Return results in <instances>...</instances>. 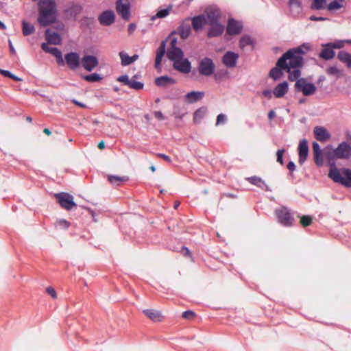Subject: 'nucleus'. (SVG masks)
Returning a JSON list of instances; mask_svg holds the SVG:
<instances>
[{
  "instance_id": "15",
  "label": "nucleus",
  "mask_w": 351,
  "mask_h": 351,
  "mask_svg": "<svg viewBox=\"0 0 351 351\" xmlns=\"http://www.w3.org/2000/svg\"><path fill=\"white\" fill-rule=\"evenodd\" d=\"M191 30L190 19H187L180 24L178 29L174 31V33L178 34L182 39L184 40L189 36Z\"/></svg>"
},
{
  "instance_id": "29",
  "label": "nucleus",
  "mask_w": 351,
  "mask_h": 351,
  "mask_svg": "<svg viewBox=\"0 0 351 351\" xmlns=\"http://www.w3.org/2000/svg\"><path fill=\"white\" fill-rule=\"evenodd\" d=\"M254 44V39L250 35H243L239 40V47L242 49H244L247 46H250L253 49Z\"/></svg>"
},
{
  "instance_id": "14",
  "label": "nucleus",
  "mask_w": 351,
  "mask_h": 351,
  "mask_svg": "<svg viewBox=\"0 0 351 351\" xmlns=\"http://www.w3.org/2000/svg\"><path fill=\"white\" fill-rule=\"evenodd\" d=\"M243 29V23L241 21L230 19L227 23L226 32L230 36L238 35Z\"/></svg>"
},
{
  "instance_id": "22",
  "label": "nucleus",
  "mask_w": 351,
  "mask_h": 351,
  "mask_svg": "<svg viewBox=\"0 0 351 351\" xmlns=\"http://www.w3.org/2000/svg\"><path fill=\"white\" fill-rule=\"evenodd\" d=\"M210 27L208 32V37H217L222 34L224 30V27L223 25L220 24L219 22L215 23L209 24Z\"/></svg>"
},
{
  "instance_id": "42",
  "label": "nucleus",
  "mask_w": 351,
  "mask_h": 351,
  "mask_svg": "<svg viewBox=\"0 0 351 351\" xmlns=\"http://www.w3.org/2000/svg\"><path fill=\"white\" fill-rule=\"evenodd\" d=\"M108 180L112 184H118L119 182L128 180V178H126L125 177H119V176H110L108 177Z\"/></svg>"
},
{
  "instance_id": "47",
  "label": "nucleus",
  "mask_w": 351,
  "mask_h": 351,
  "mask_svg": "<svg viewBox=\"0 0 351 351\" xmlns=\"http://www.w3.org/2000/svg\"><path fill=\"white\" fill-rule=\"evenodd\" d=\"M227 117L224 114H219L217 117L216 125L224 124L226 122Z\"/></svg>"
},
{
  "instance_id": "31",
  "label": "nucleus",
  "mask_w": 351,
  "mask_h": 351,
  "mask_svg": "<svg viewBox=\"0 0 351 351\" xmlns=\"http://www.w3.org/2000/svg\"><path fill=\"white\" fill-rule=\"evenodd\" d=\"M207 112L206 107H201L195 110L193 114V121L195 123H199Z\"/></svg>"
},
{
  "instance_id": "39",
  "label": "nucleus",
  "mask_w": 351,
  "mask_h": 351,
  "mask_svg": "<svg viewBox=\"0 0 351 351\" xmlns=\"http://www.w3.org/2000/svg\"><path fill=\"white\" fill-rule=\"evenodd\" d=\"M326 5L325 0H313L311 4V8L313 10H322Z\"/></svg>"
},
{
  "instance_id": "12",
  "label": "nucleus",
  "mask_w": 351,
  "mask_h": 351,
  "mask_svg": "<svg viewBox=\"0 0 351 351\" xmlns=\"http://www.w3.org/2000/svg\"><path fill=\"white\" fill-rule=\"evenodd\" d=\"M205 14L206 24L215 23L219 22L221 11L217 7L210 6L206 9Z\"/></svg>"
},
{
  "instance_id": "7",
  "label": "nucleus",
  "mask_w": 351,
  "mask_h": 351,
  "mask_svg": "<svg viewBox=\"0 0 351 351\" xmlns=\"http://www.w3.org/2000/svg\"><path fill=\"white\" fill-rule=\"evenodd\" d=\"M275 214L278 221L284 226H291L293 222V216L291 210L285 207L282 206L276 209Z\"/></svg>"
},
{
  "instance_id": "43",
  "label": "nucleus",
  "mask_w": 351,
  "mask_h": 351,
  "mask_svg": "<svg viewBox=\"0 0 351 351\" xmlns=\"http://www.w3.org/2000/svg\"><path fill=\"white\" fill-rule=\"evenodd\" d=\"M315 162L317 166H321L324 162L323 153L318 152L317 154H313Z\"/></svg>"
},
{
  "instance_id": "55",
  "label": "nucleus",
  "mask_w": 351,
  "mask_h": 351,
  "mask_svg": "<svg viewBox=\"0 0 351 351\" xmlns=\"http://www.w3.org/2000/svg\"><path fill=\"white\" fill-rule=\"evenodd\" d=\"M312 147H313V154H317L318 152H322L320 146L319 145V144L317 142H313L312 143Z\"/></svg>"
},
{
  "instance_id": "10",
  "label": "nucleus",
  "mask_w": 351,
  "mask_h": 351,
  "mask_svg": "<svg viewBox=\"0 0 351 351\" xmlns=\"http://www.w3.org/2000/svg\"><path fill=\"white\" fill-rule=\"evenodd\" d=\"M116 11L125 21L130 18V3L129 0H118L116 2Z\"/></svg>"
},
{
  "instance_id": "54",
  "label": "nucleus",
  "mask_w": 351,
  "mask_h": 351,
  "mask_svg": "<svg viewBox=\"0 0 351 351\" xmlns=\"http://www.w3.org/2000/svg\"><path fill=\"white\" fill-rule=\"evenodd\" d=\"M41 48L42 49L46 52V53H51L52 51L53 50V49L55 47H49L48 44L47 43H42L41 45Z\"/></svg>"
},
{
  "instance_id": "40",
  "label": "nucleus",
  "mask_w": 351,
  "mask_h": 351,
  "mask_svg": "<svg viewBox=\"0 0 351 351\" xmlns=\"http://www.w3.org/2000/svg\"><path fill=\"white\" fill-rule=\"evenodd\" d=\"M128 86L135 90H141L143 88V84L136 81L134 78L130 79Z\"/></svg>"
},
{
  "instance_id": "60",
  "label": "nucleus",
  "mask_w": 351,
  "mask_h": 351,
  "mask_svg": "<svg viewBox=\"0 0 351 351\" xmlns=\"http://www.w3.org/2000/svg\"><path fill=\"white\" fill-rule=\"evenodd\" d=\"M263 95L270 99L272 97V93L270 90L266 89L263 91Z\"/></svg>"
},
{
  "instance_id": "62",
  "label": "nucleus",
  "mask_w": 351,
  "mask_h": 351,
  "mask_svg": "<svg viewBox=\"0 0 351 351\" xmlns=\"http://www.w3.org/2000/svg\"><path fill=\"white\" fill-rule=\"evenodd\" d=\"M326 19H327L324 18V17H316L315 16H311L310 17V20L314 21H325Z\"/></svg>"
},
{
  "instance_id": "5",
  "label": "nucleus",
  "mask_w": 351,
  "mask_h": 351,
  "mask_svg": "<svg viewBox=\"0 0 351 351\" xmlns=\"http://www.w3.org/2000/svg\"><path fill=\"white\" fill-rule=\"evenodd\" d=\"M351 156V146L347 142H341L328 155L329 160L343 159L347 160Z\"/></svg>"
},
{
  "instance_id": "48",
  "label": "nucleus",
  "mask_w": 351,
  "mask_h": 351,
  "mask_svg": "<svg viewBox=\"0 0 351 351\" xmlns=\"http://www.w3.org/2000/svg\"><path fill=\"white\" fill-rule=\"evenodd\" d=\"M165 53V41H162L157 49L156 55L163 57Z\"/></svg>"
},
{
  "instance_id": "30",
  "label": "nucleus",
  "mask_w": 351,
  "mask_h": 351,
  "mask_svg": "<svg viewBox=\"0 0 351 351\" xmlns=\"http://www.w3.org/2000/svg\"><path fill=\"white\" fill-rule=\"evenodd\" d=\"M155 83L158 86L165 87L169 84H174L175 80L167 76H161L156 78Z\"/></svg>"
},
{
  "instance_id": "34",
  "label": "nucleus",
  "mask_w": 351,
  "mask_h": 351,
  "mask_svg": "<svg viewBox=\"0 0 351 351\" xmlns=\"http://www.w3.org/2000/svg\"><path fill=\"white\" fill-rule=\"evenodd\" d=\"M22 31L24 36H29L35 32V27L32 23L23 21Z\"/></svg>"
},
{
  "instance_id": "36",
  "label": "nucleus",
  "mask_w": 351,
  "mask_h": 351,
  "mask_svg": "<svg viewBox=\"0 0 351 351\" xmlns=\"http://www.w3.org/2000/svg\"><path fill=\"white\" fill-rule=\"evenodd\" d=\"M319 56L324 60H330L335 56V52L331 47H326L320 52Z\"/></svg>"
},
{
  "instance_id": "21",
  "label": "nucleus",
  "mask_w": 351,
  "mask_h": 351,
  "mask_svg": "<svg viewBox=\"0 0 351 351\" xmlns=\"http://www.w3.org/2000/svg\"><path fill=\"white\" fill-rule=\"evenodd\" d=\"M82 11V6L78 3H73L65 10L66 14L68 17L75 20L77 15Z\"/></svg>"
},
{
  "instance_id": "32",
  "label": "nucleus",
  "mask_w": 351,
  "mask_h": 351,
  "mask_svg": "<svg viewBox=\"0 0 351 351\" xmlns=\"http://www.w3.org/2000/svg\"><path fill=\"white\" fill-rule=\"evenodd\" d=\"M172 10V6L169 5L168 8L165 9H162L160 10H158L157 13L155 15H153L151 16L150 19L151 21H154L156 19H163L167 16L170 12Z\"/></svg>"
},
{
  "instance_id": "8",
  "label": "nucleus",
  "mask_w": 351,
  "mask_h": 351,
  "mask_svg": "<svg viewBox=\"0 0 351 351\" xmlns=\"http://www.w3.org/2000/svg\"><path fill=\"white\" fill-rule=\"evenodd\" d=\"M215 69V66L212 59L204 58L200 60L198 66L199 74L204 76H210L214 73Z\"/></svg>"
},
{
  "instance_id": "57",
  "label": "nucleus",
  "mask_w": 351,
  "mask_h": 351,
  "mask_svg": "<svg viewBox=\"0 0 351 351\" xmlns=\"http://www.w3.org/2000/svg\"><path fill=\"white\" fill-rule=\"evenodd\" d=\"M162 56H156V60H155V67L156 69L159 68L160 66V63H161V61L162 60Z\"/></svg>"
},
{
  "instance_id": "61",
  "label": "nucleus",
  "mask_w": 351,
  "mask_h": 351,
  "mask_svg": "<svg viewBox=\"0 0 351 351\" xmlns=\"http://www.w3.org/2000/svg\"><path fill=\"white\" fill-rule=\"evenodd\" d=\"M345 137L347 140V143L351 146V132L347 131L345 133Z\"/></svg>"
},
{
  "instance_id": "23",
  "label": "nucleus",
  "mask_w": 351,
  "mask_h": 351,
  "mask_svg": "<svg viewBox=\"0 0 351 351\" xmlns=\"http://www.w3.org/2000/svg\"><path fill=\"white\" fill-rule=\"evenodd\" d=\"M45 37L47 43L51 45H58L62 42V38L60 34L56 32H52L49 29L45 31Z\"/></svg>"
},
{
  "instance_id": "17",
  "label": "nucleus",
  "mask_w": 351,
  "mask_h": 351,
  "mask_svg": "<svg viewBox=\"0 0 351 351\" xmlns=\"http://www.w3.org/2000/svg\"><path fill=\"white\" fill-rule=\"evenodd\" d=\"M313 133L317 141L320 142H326L330 138V134L328 130L322 126H316L314 128Z\"/></svg>"
},
{
  "instance_id": "50",
  "label": "nucleus",
  "mask_w": 351,
  "mask_h": 351,
  "mask_svg": "<svg viewBox=\"0 0 351 351\" xmlns=\"http://www.w3.org/2000/svg\"><path fill=\"white\" fill-rule=\"evenodd\" d=\"M117 80L119 82H122L125 85H128L129 84V82H130V79H129L128 76L127 75H121L119 76Z\"/></svg>"
},
{
  "instance_id": "64",
  "label": "nucleus",
  "mask_w": 351,
  "mask_h": 351,
  "mask_svg": "<svg viewBox=\"0 0 351 351\" xmlns=\"http://www.w3.org/2000/svg\"><path fill=\"white\" fill-rule=\"evenodd\" d=\"M0 73L5 77H10L12 73H10L9 71L0 69Z\"/></svg>"
},
{
  "instance_id": "6",
  "label": "nucleus",
  "mask_w": 351,
  "mask_h": 351,
  "mask_svg": "<svg viewBox=\"0 0 351 351\" xmlns=\"http://www.w3.org/2000/svg\"><path fill=\"white\" fill-rule=\"evenodd\" d=\"M295 89L298 92H301L304 96H310L313 95L316 90V86L311 82H308L306 78L296 79L295 84Z\"/></svg>"
},
{
  "instance_id": "56",
  "label": "nucleus",
  "mask_w": 351,
  "mask_h": 351,
  "mask_svg": "<svg viewBox=\"0 0 351 351\" xmlns=\"http://www.w3.org/2000/svg\"><path fill=\"white\" fill-rule=\"evenodd\" d=\"M154 117L160 121L164 120L165 119V117L163 115V114L160 111H155L154 112Z\"/></svg>"
},
{
  "instance_id": "11",
  "label": "nucleus",
  "mask_w": 351,
  "mask_h": 351,
  "mask_svg": "<svg viewBox=\"0 0 351 351\" xmlns=\"http://www.w3.org/2000/svg\"><path fill=\"white\" fill-rule=\"evenodd\" d=\"M98 64L97 58L93 55H85L81 59L82 66L88 72L94 70L98 66Z\"/></svg>"
},
{
  "instance_id": "59",
  "label": "nucleus",
  "mask_w": 351,
  "mask_h": 351,
  "mask_svg": "<svg viewBox=\"0 0 351 351\" xmlns=\"http://www.w3.org/2000/svg\"><path fill=\"white\" fill-rule=\"evenodd\" d=\"M157 156L164 159L165 160H166L168 162H171V160L170 157L167 156V155H165V154H158Z\"/></svg>"
},
{
  "instance_id": "2",
  "label": "nucleus",
  "mask_w": 351,
  "mask_h": 351,
  "mask_svg": "<svg viewBox=\"0 0 351 351\" xmlns=\"http://www.w3.org/2000/svg\"><path fill=\"white\" fill-rule=\"evenodd\" d=\"M38 7V23L40 26L47 27L56 21L57 11L55 0H40Z\"/></svg>"
},
{
  "instance_id": "16",
  "label": "nucleus",
  "mask_w": 351,
  "mask_h": 351,
  "mask_svg": "<svg viewBox=\"0 0 351 351\" xmlns=\"http://www.w3.org/2000/svg\"><path fill=\"white\" fill-rule=\"evenodd\" d=\"M239 55L232 51L226 52L223 58L222 62L228 68H234L237 65Z\"/></svg>"
},
{
  "instance_id": "9",
  "label": "nucleus",
  "mask_w": 351,
  "mask_h": 351,
  "mask_svg": "<svg viewBox=\"0 0 351 351\" xmlns=\"http://www.w3.org/2000/svg\"><path fill=\"white\" fill-rule=\"evenodd\" d=\"M55 197L60 205L66 210H69L76 206L73 197L67 193H56Z\"/></svg>"
},
{
  "instance_id": "4",
  "label": "nucleus",
  "mask_w": 351,
  "mask_h": 351,
  "mask_svg": "<svg viewBox=\"0 0 351 351\" xmlns=\"http://www.w3.org/2000/svg\"><path fill=\"white\" fill-rule=\"evenodd\" d=\"M328 177L335 183L351 187V169L348 168L338 169L335 163L330 164Z\"/></svg>"
},
{
  "instance_id": "53",
  "label": "nucleus",
  "mask_w": 351,
  "mask_h": 351,
  "mask_svg": "<svg viewBox=\"0 0 351 351\" xmlns=\"http://www.w3.org/2000/svg\"><path fill=\"white\" fill-rule=\"evenodd\" d=\"M46 292L51 296L52 298L56 299L57 298V293L56 290L52 287H48L46 288Z\"/></svg>"
},
{
  "instance_id": "37",
  "label": "nucleus",
  "mask_w": 351,
  "mask_h": 351,
  "mask_svg": "<svg viewBox=\"0 0 351 351\" xmlns=\"http://www.w3.org/2000/svg\"><path fill=\"white\" fill-rule=\"evenodd\" d=\"M51 54L53 55L56 58L57 63L59 65L64 64V61L62 58V52L60 50H59L58 48L55 47Z\"/></svg>"
},
{
  "instance_id": "46",
  "label": "nucleus",
  "mask_w": 351,
  "mask_h": 351,
  "mask_svg": "<svg viewBox=\"0 0 351 351\" xmlns=\"http://www.w3.org/2000/svg\"><path fill=\"white\" fill-rule=\"evenodd\" d=\"M56 226L66 229L69 227L70 223L65 219H59L56 221Z\"/></svg>"
},
{
  "instance_id": "35",
  "label": "nucleus",
  "mask_w": 351,
  "mask_h": 351,
  "mask_svg": "<svg viewBox=\"0 0 351 351\" xmlns=\"http://www.w3.org/2000/svg\"><path fill=\"white\" fill-rule=\"evenodd\" d=\"M326 73L328 75L335 76L337 78H341L343 76V71L338 69L336 66H331L327 68Z\"/></svg>"
},
{
  "instance_id": "45",
  "label": "nucleus",
  "mask_w": 351,
  "mask_h": 351,
  "mask_svg": "<svg viewBox=\"0 0 351 351\" xmlns=\"http://www.w3.org/2000/svg\"><path fill=\"white\" fill-rule=\"evenodd\" d=\"M312 222V218L309 216H302L300 219V223L304 227L309 226Z\"/></svg>"
},
{
  "instance_id": "41",
  "label": "nucleus",
  "mask_w": 351,
  "mask_h": 351,
  "mask_svg": "<svg viewBox=\"0 0 351 351\" xmlns=\"http://www.w3.org/2000/svg\"><path fill=\"white\" fill-rule=\"evenodd\" d=\"M341 3V2H340L339 0L338 1L335 0V1L330 2L328 5V10L332 11V10H336L340 9L342 7V5Z\"/></svg>"
},
{
  "instance_id": "1",
  "label": "nucleus",
  "mask_w": 351,
  "mask_h": 351,
  "mask_svg": "<svg viewBox=\"0 0 351 351\" xmlns=\"http://www.w3.org/2000/svg\"><path fill=\"white\" fill-rule=\"evenodd\" d=\"M304 48L307 49L308 47L303 44L300 47L291 49L284 53L278 60L276 67L270 71V77L276 80L282 76V70H285L289 73V80L295 81L301 75L300 69L304 62L302 58V55L304 53Z\"/></svg>"
},
{
  "instance_id": "27",
  "label": "nucleus",
  "mask_w": 351,
  "mask_h": 351,
  "mask_svg": "<svg viewBox=\"0 0 351 351\" xmlns=\"http://www.w3.org/2000/svg\"><path fill=\"white\" fill-rule=\"evenodd\" d=\"M191 20L192 23V26L193 29L196 31L202 29L204 24L206 23L204 15H199L197 16H194Z\"/></svg>"
},
{
  "instance_id": "28",
  "label": "nucleus",
  "mask_w": 351,
  "mask_h": 351,
  "mask_svg": "<svg viewBox=\"0 0 351 351\" xmlns=\"http://www.w3.org/2000/svg\"><path fill=\"white\" fill-rule=\"evenodd\" d=\"M247 180L252 184H254L263 190L266 191H269L267 184L259 177L252 176L247 178Z\"/></svg>"
},
{
  "instance_id": "3",
  "label": "nucleus",
  "mask_w": 351,
  "mask_h": 351,
  "mask_svg": "<svg viewBox=\"0 0 351 351\" xmlns=\"http://www.w3.org/2000/svg\"><path fill=\"white\" fill-rule=\"evenodd\" d=\"M167 58L173 62V68L183 73L191 71V63L188 59L184 58V52L178 48H169L167 51Z\"/></svg>"
},
{
  "instance_id": "38",
  "label": "nucleus",
  "mask_w": 351,
  "mask_h": 351,
  "mask_svg": "<svg viewBox=\"0 0 351 351\" xmlns=\"http://www.w3.org/2000/svg\"><path fill=\"white\" fill-rule=\"evenodd\" d=\"M83 78L88 82H99L102 79V77L97 73L84 75Z\"/></svg>"
},
{
  "instance_id": "24",
  "label": "nucleus",
  "mask_w": 351,
  "mask_h": 351,
  "mask_svg": "<svg viewBox=\"0 0 351 351\" xmlns=\"http://www.w3.org/2000/svg\"><path fill=\"white\" fill-rule=\"evenodd\" d=\"M288 83L287 82H283L282 83L278 84L274 88L273 93L276 97L281 98L288 92Z\"/></svg>"
},
{
  "instance_id": "18",
  "label": "nucleus",
  "mask_w": 351,
  "mask_h": 351,
  "mask_svg": "<svg viewBox=\"0 0 351 351\" xmlns=\"http://www.w3.org/2000/svg\"><path fill=\"white\" fill-rule=\"evenodd\" d=\"M308 154V142L306 139L302 140L298 146V162L300 165H302L306 160Z\"/></svg>"
},
{
  "instance_id": "44",
  "label": "nucleus",
  "mask_w": 351,
  "mask_h": 351,
  "mask_svg": "<svg viewBox=\"0 0 351 351\" xmlns=\"http://www.w3.org/2000/svg\"><path fill=\"white\" fill-rule=\"evenodd\" d=\"M175 33L173 32L168 37V39L170 41V46L169 48H178L177 44V38L175 37Z\"/></svg>"
},
{
  "instance_id": "19",
  "label": "nucleus",
  "mask_w": 351,
  "mask_h": 351,
  "mask_svg": "<svg viewBox=\"0 0 351 351\" xmlns=\"http://www.w3.org/2000/svg\"><path fill=\"white\" fill-rule=\"evenodd\" d=\"M115 16L112 10H106L103 12L98 18L100 24L109 26L114 21Z\"/></svg>"
},
{
  "instance_id": "25",
  "label": "nucleus",
  "mask_w": 351,
  "mask_h": 351,
  "mask_svg": "<svg viewBox=\"0 0 351 351\" xmlns=\"http://www.w3.org/2000/svg\"><path fill=\"white\" fill-rule=\"evenodd\" d=\"M143 313L153 322H161L163 319L162 313L155 309H146Z\"/></svg>"
},
{
  "instance_id": "33",
  "label": "nucleus",
  "mask_w": 351,
  "mask_h": 351,
  "mask_svg": "<svg viewBox=\"0 0 351 351\" xmlns=\"http://www.w3.org/2000/svg\"><path fill=\"white\" fill-rule=\"evenodd\" d=\"M338 59L346 64L348 67H351V55L344 51H341L337 55Z\"/></svg>"
},
{
  "instance_id": "13",
  "label": "nucleus",
  "mask_w": 351,
  "mask_h": 351,
  "mask_svg": "<svg viewBox=\"0 0 351 351\" xmlns=\"http://www.w3.org/2000/svg\"><path fill=\"white\" fill-rule=\"evenodd\" d=\"M64 61L71 70L77 69L81 64L80 56L77 53L75 52H70L66 53L64 56Z\"/></svg>"
},
{
  "instance_id": "63",
  "label": "nucleus",
  "mask_w": 351,
  "mask_h": 351,
  "mask_svg": "<svg viewBox=\"0 0 351 351\" xmlns=\"http://www.w3.org/2000/svg\"><path fill=\"white\" fill-rule=\"evenodd\" d=\"M287 169L291 171H293L295 169V165L294 164L293 162L292 161H290L288 164H287Z\"/></svg>"
},
{
  "instance_id": "52",
  "label": "nucleus",
  "mask_w": 351,
  "mask_h": 351,
  "mask_svg": "<svg viewBox=\"0 0 351 351\" xmlns=\"http://www.w3.org/2000/svg\"><path fill=\"white\" fill-rule=\"evenodd\" d=\"M324 46L331 47L332 49V48L340 49V48L343 47V45L342 41H339V42H336L334 43H328V44L325 45Z\"/></svg>"
},
{
  "instance_id": "51",
  "label": "nucleus",
  "mask_w": 351,
  "mask_h": 351,
  "mask_svg": "<svg viewBox=\"0 0 351 351\" xmlns=\"http://www.w3.org/2000/svg\"><path fill=\"white\" fill-rule=\"evenodd\" d=\"M195 317V313L192 311H186L182 313V317L187 319H191Z\"/></svg>"
},
{
  "instance_id": "58",
  "label": "nucleus",
  "mask_w": 351,
  "mask_h": 351,
  "mask_svg": "<svg viewBox=\"0 0 351 351\" xmlns=\"http://www.w3.org/2000/svg\"><path fill=\"white\" fill-rule=\"evenodd\" d=\"M136 27V26L134 23H130L128 29L129 34H132L135 31Z\"/></svg>"
},
{
  "instance_id": "49",
  "label": "nucleus",
  "mask_w": 351,
  "mask_h": 351,
  "mask_svg": "<svg viewBox=\"0 0 351 351\" xmlns=\"http://www.w3.org/2000/svg\"><path fill=\"white\" fill-rule=\"evenodd\" d=\"M285 152V150L284 149H278L276 153L277 161L281 165L284 164L283 160H282V156H283Z\"/></svg>"
},
{
  "instance_id": "20",
  "label": "nucleus",
  "mask_w": 351,
  "mask_h": 351,
  "mask_svg": "<svg viewBox=\"0 0 351 351\" xmlns=\"http://www.w3.org/2000/svg\"><path fill=\"white\" fill-rule=\"evenodd\" d=\"M205 93L203 91H191L184 97V101L189 104H193L202 99Z\"/></svg>"
},
{
  "instance_id": "26",
  "label": "nucleus",
  "mask_w": 351,
  "mask_h": 351,
  "mask_svg": "<svg viewBox=\"0 0 351 351\" xmlns=\"http://www.w3.org/2000/svg\"><path fill=\"white\" fill-rule=\"evenodd\" d=\"M119 56L121 58V62L122 66H128L135 62L138 58V56L134 54L132 56H130L127 53L124 51L119 52Z\"/></svg>"
}]
</instances>
